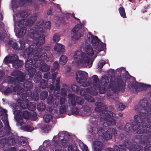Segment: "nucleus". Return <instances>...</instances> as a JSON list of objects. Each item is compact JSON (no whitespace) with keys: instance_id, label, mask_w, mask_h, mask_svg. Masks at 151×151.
I'll return each mask as SVG.
<instances>
[{"instance_id":"nucleus-55","label":"nucleus","mask_w":151,"mask_h":151,"mask_svg":"<svg viewBox=\"0 0 151 151\" xmlns=\"http://www.w3.org/2000/svg\"><path fill=\"white\" fill-rule=\"evenodd\" d=\"M117 106L119 110L122 111L125 108V106L122 103H118Z\"/></svg>"},{"instance_id":"nucleus-16","label":"nucleus","mask_w":151,"mask_h":151,"mask_svg":"<svg viewBox=\"0 0 151 151\" xmlns=\"http://www.w3.org/2000/svg\"><path fill=\"white\" fill-rule=\"evenodd\" d=\"M70 99L72 105L75 106L76 104V101L78 104L82 105L84 103V100L80 97H78L72 94H70L68 96Z\"/></svg>"},{"instance_id":"nucleus-23","label":"nucleus","mask_w":151,"mask_h":151,"mask_svg":"<svg viewBox=\"0 0 151 151\" xmlns=\"http://www.w3.org/2000/svg\"><path fill=\"white\" fill-rule=\"evenodd\" d=\"M50 142L49 140L45 141L43 143V146H40L39 147L40 151H46L50 148Z\"/></svg>"},{"instance_id":"nucleus-34","label":"nucleus","mask_w":151,"mask_h":151,"mask_svg":"<svg viewBox=\"0 0 151 151\" xmlns=\"http://www.w3.org/2000/svg\"><path fill=\"white\" fill-rule=\"evenodd\" d=\"M82 28L81 25L80 24H78L75 26L72 30L73 33H76L79 32L80 30Z\"/></svg>"},{"instance_id":"nucleus-36","label":"nucleus","mask_w":151,"mask_h":151,"mask_svg":"<svg viewBox=\"0 0 151 151\" xmlns=\"http://www.w3.org/2000/svg\"><path fill=\"white\" fill-rule=\"evenodd\" d=\"M50 68L49 66L44 64L39 68V70L42 71H46L50 69Z\"/></svg>"},{"instance_id":"nucleus-22","label":"nucleus","mask_w":151,"mask_h":151,"mask_svg":"<svg viewBox=\"0 0 151 151\" xmlns=\"http://www.w3.org/2000/svg\"><path fill=\"white\" fill-rule=\"evenodd\" d=\"M18 58V57L17 55H12L6 56L4 59V61L6 63H12L13 65H14V61Z\"/></svg>"},{"instance_id":"nucleus-31","label":"nucleus","mask_w":151,"mask_h":151,"mask_svg":"<svg viewBox=\"0 0 151 151\" xmlns=\"http://www.w3.org/2000/svg\"><path fill=\"white\" fill-rule=\"evenodd\" d=\"M68 59L65 55H62L59 60L60 63L63 65H65L68 61Z\"/></svg>"},{"instance_id":"nucleus-25","label":"nucleus","mask_w":151,"mask_h":151,"mask_svg":"<svg viewBox=\"0 0 151 151\" xmlns=\"http://www.w3.org/2000/svg\"><path fill=\"white\" fill-rule=\"evenodd\" d=\"M54 49L58 52H63L65 51L64 46L62 44L57 43L55 45Z\"/></svg>"},{"instance_id":"nucleus-21","label":"nucleus","mask_w":151,"mask_h":151,"mask_svg":"<svg viewBox=\"0 0 151 151\" xmlns=\"http://www.w3.org/2000/svg\"><path fill=\"white\" fill-rule=\"evenodd\" d=\"M1 111L2 113V120L4 124L5 127L7 130H9L10 127L8 124V122L7 120V115L6 114V111L5 109H1Z\"/></svg>"},{"instance_id":"nucleus-49","label":"nucleus","mask_w":151,"mask_h":151,"mask_svg":"<svg viewBox=\"0 0 151 151\" xmlns=\"http://www.w3.org/2000/svg\"><path fill=\"white\" fill-rule=\"evenodd\" d=\"M48 93L47 92H43L41 93L40 97L43 100L45 99L47 97Z\"/></svg>"},{"instance_id":"nucleus-48","label":"nucleus","mask_w":151,"mask_h":151,"mask_svg":"<svg viewBox=\"0 0 151 151\" xmlns=\"http://www.w3.org/2000/svg\"><path fill=\"white\" fill-rule=\"evenodd\" d=\"M32 86L31 83L29 82H27L24 83L23 85V86L24 88H27L28 89H29L31 88Z\"/></svg>"},{"instance_id":"nucleus-26","label":"nucleus","mask_w":151,"mask_h":151,"mask_svg":"<svg viewBox=\"0 0 151 151\" xmlns=\"http://www.w3.org/2000/svg\"><path fill=\"white\" fill-rule=\"evenodd\" d=\"M58 99H56L54 100V98H53L52 95L50 96L47 99V102L49 104L52 103L54 104H55L56 106L58 105L59 103Z\"/></svg>"},{"instance_id":"nucleus-38","label":"nucleus","mask_w":151,"mask_h":151,"mask_svg":"<svg viewBox=\"0 0 151 151\" xmlns=\"http://www.w3.org/2000/svg\"><path fill=\"white\" fill-rule=\"evenodd\" d=\"M52 116L50 114H47L44 116V120L46 122H49L52 119Z\"/></svg>"},{"instance_id":"nucleus-39","label":"nucleus","mask_w":151,"mask_h":151,"mask_svg":"<svg viewBox=\"0 0 151 151\" xmlns=\"http://www.w3.org/2000/svg\"><path fill=\"white\" fill-rule=\"evenodd\" d=\"M119 10L121 16L123 18H126V15L124 8L123 7H120L119 9Z\"/></svg>"},{"instance_id":"nucleus-12","label":"nucleus","mask_w":151,"mask_h":151,"mask_svg":"<svg viewBox=\"0 0 151 151\" xmlns=\"http://www.w3.org/2000/svg\"><path fill=\"white\" fill-rule=\"evenodd\" d=\"M11 75L15 77L16 80L13 81V78L11 77H9L8 78V79H10V83L15 84L18 81L22 82L24 79L23 74L21 71L16 70L14 71L11 74Z\"/></svg>"},{"instance_id":"nucleus-56","label":"nucleus","mask_w":151,"mask_h":151,"mask_svg":"<svg viewBox=\"0 0 151 151\" xmlns=\"http://www.w3.org/2000/svg\"><path fill=\"white\" fill-rule=\"evenodd\" d=\"M66 106H62L60 107V112L61 114L64 113L66 112Z\"/></svg>"},{"instance_id":"nucleus-19","label":"nucleus","mask_w":151,"mask_h":151,"mask_svg":"<svg viewBox=\"0 0 151 151\" xmlns=\"http://www.w3.org/2000/svg\"><path fill=\"white\" fill-rule=\"evenodd\" d=\"M13 110L14 114L15 115V117L17 122V124L21 126L24 124V120L21 117V115H20L21 112L19 110L17 111L15 108Z\"/></svg>"},{"instance_id":"nucleus-9","label":"nucleus","mask_w":151,"mask_h":151,"mask_svg":"<svg viewBox=\"0 0 151 151\" xmlns=\"http://www.w3.org/2000/svg\"><path fill=\"white\" fill-rule=\"evenodd\" d=\"M91 86L90 87V88L89 87L81 88L80 91V94L81 95L84 96L86 99L90 102H94V99L88 94L96 95L98 93L96 91H94L93 88H91Z\"/></svg>"},{"instance_id":"nucleus-47","label":"nucleus","mask_w":151,"mask_h":151,"mask_svg":"<svg viewBox=\"0 0 151 151\" xmlns=\"http://www.w3.org/2000/svg\"><path fill=\"white\" fill-rule=\"evenodd\" d=\"M79 147L82 151H86L88 150L86 145L82 142L80 143Z\"/></svg>"},{"instance_id":"nucleus-37","label":"nucleus","mask_w":151,"mask_h":151,"mask_svg":"<svg viewBox=\"0 0 151 151\" xmlns=\"http://www.w3.org/2000/svg\"><path fill=\"white\" fill-rule=\"evenodd\" d=\"M22 129L27 131L31 132L33 130V128L32 127L29 125L23 126L21 127Z\"/></svg>"},{"instance_id":"nucleus-15","label":"nucleus","mask_w":151,"mask_h":151,"mask_svg":"<svg viewBox=\"0 0 151 151\" xmlns=\"http://www.w3.org/2000/svg\"><path fill=\"white\" fill-rule=\"evenodd\" d=\"M17 140L15 138L13 139L9 137L8 139L4 138L0 140V148L11 145L17 142Z\"/></svg>"},{"instance_id":"nucleus-35","label":"nucleus","mask_w":151,"mask_h":151,"mask_svg":"<svg viewBox=\"0 0 151 151\" xmlns=\"http://www.w3.org/2000/svg\"><path fill=\"white\" fill-rule=\"evenodd\" d=\"M61 91L62 92L64 91L63 95L60 98V104H64L65 101V97L66 96V93L65 91L62 89H61Z\"/></svg>"},{"instance_id":"nucleus-57","label":"nucleus","mask_w":151,"mask_h":151,"mask_svg":"<svg viewBox=\"0 0 151 151\" xmlns=\"http://www.w3.org/2000/svg\"><path fill=\"white\" fill-rule=\"evenodd\" d=\"M108 131L111 132L112 135L113 134L114 136H116L117 134V132L116 130L114 128H110L108 129Z\"/></svg>"},{"instance_id":"nucleus-13","label":"nucleus","mask_w":151,"mask_h":151,"mask_svg":"<svg viewBox=\"0 0 151 151\" xmlns=\"http://www.w3.org/2000/svg\"><path fill=\"white\" fill-rule=\"evenodd\" d=\"M129 88L133 90L134 92L136 93L145 89L147 87H150L151 86V85H147L146 86L142 83L134 82L132 83L129 84Z\"/></svg>"},{"instance_id":"nucleus-61","label":"nucleus","mask_w":151,"mask_h":151,"mask_svg":"<svg viewBox=\"0 0 151 151\" xmlns=\"http://www.w3.org/2000/svg\"><path fill=\"white\" fill-rule=\"evenodd\" d=\"M12 89L10 88H8L4 91V93L5 94H7L9 93L12 92Z\"/></svg>"},{"instance_id":"nucleus-46","label":"nucleus","mask_w":151,"mask_h":151,"mask_svg":"<svg viewBox=\"0 0 151 151\" xmlns=\"http://www.w3.org/2000/svg\"><path fill=\"white\" fill-rule=\"evenodd\" d=\"M79 147L82 151H86L88 150L86 145L82 142L80 143Z\"/></svg>"},{"instance_id":"nucleus-10","label":"nucleus","mask_w":151,"mask_h":151,"mask_svg":"<svg viewBox=\"0 0 151 151\" xmlns=\"http://www.w3.org/2000/svg\"><path fill=\"white\" fill-rule=\"evenodd\" d=\"M36 19V17H34L33 18V19H31L27 20V19H25L24 20H21L19 21L17 23V25L19 28L20 27L21 28H20L18 33V37L23 36L26 33V28L23 27H22V26H23L24 24L29 26L33 24Z\"/></svg>"},{"instance_id":"nucleus-5","label":"nucleus","mask_w":151,"mask_h":151,"mask_svg":"<svg viewBox=\"0 0 151 151\" xmlns=\"http://www.w3.org/2000/svg\"><path fill=\"white\" fill-rule=\"evenodd\" d=\"M100 114V119L102 122H104V127H106L116 124L115 120L111 118V117H115L116 116L114 113L110 111L104 110L102 111Z\"/></svg>"},{"instance_id":"nucleus-29","label":"nucleus","mask_w":151,"mask_h":151,"mask_svg":"<svg viewBox=\"0 0 151 151\" xmlns=\"http://www.w3.org/2000/svg\"><path fill=\"white\" fill-rule=\"evenodd\" d=\"M25 90V88H22L21 86L20 85H17L15 86L13 88L14 91H17V94H20L22 92Z\"/></svg>"},{"instance_id":"nucleus-27","label":"nucleus","mask_w":151,"mask_h":151,"mask_svg":"<svg viewBox=\"0 0 151 151\" xmlns=\"http://www.w3.org/2000/svg\"><path fill=\"white\" fill-rule=\"evenodd\" d=\"M96 106L95 110L96 111L98 112L101 111L102 109H104L105 107L104 106L103 104L101 102L96 103L95 104Z\"/></svg>"},{"instance_id":"nucleus-42","label":"nucleus","mask_w":151,"mask_h":151,"mask_svg":"<svg viewBox=\"0 0 151 151\" xmlns=\"http://www.w3.org/2000/svg\"><path fill=\"white\" fill-rule=\"evenodd\" d=\"M18 58L14 61V65H13L15 66L16 67L18 68L22 65L23 62L21 60H18Z\"/></svg>"},{"instance_id":"nucleus-32","label":"nucleus","mask_w":151,"mask_h":151,"mask_svg":"<svg viewBox=\"0 0 151 151\" xmlns=\"http://www.w3.org/2000/svg\"><path fill=\"white\" fill-rule=\"evenodd\" d=\"M73 35L71 36V39L73 40H77L80 39L81 36V34L80 32L76 33H73Z\"/></svg>"},{"instance_id":"nucleus-14","label":"nucleus","mask_w":151,"mask_h":151,"mask_svg":"<svg viewBox=\"0 0 151 151\" xmlns=\"http://www.w3.org/2000/svg\"><path fill=\"white\" fill-rule=\"evenodd\" d=\"M17 102L23 109H26L28 107L29 109L31 111H34L36 109V104L35 103H30L28 106L29 101L27 99L23 100L19 99Z\"/></svg>"},{"instance_id":"nucleus-18","label":"nucleus","mask_w":151,"mask_h":151,"mask_svg":"<svg viewBox=\"0 0 151 151\" xmlns=\"http://www.w3.org/2000/svg\"><path fill=\"white\" fill-rule=\"evenodd\" d=\"M32 60H27L25 63V67L26 69L29 73L30 77H32L35 73V69L31 67L32 64Z\"/></svg>"},{"instance_id":"nucleus-24","label":"nucleus","mask_w":151,"mask_h":151,"mask_svg":"<svg viewBox=\"0 0 151 151\" xmlns=\"http://www.w3.org/2000/svg\"><path fill=\"white\" fill-rule=\"evenodd\" d=\"M19 45H18L17 44L16 42L13 43L12 45V47L15 50L19 49L22 50L24 47V44L22 41H20L19 42Z\"/></svg>"},{"instance_id":"nucleus-6","label":"nucleus","mask_w":151,"mask_h":151,"mask_svg":"<svg viewBox=\"0 0 151 151\" xmlns=\"http://www.w3.org/2000/svg\"><path fill=\"white\" fill-rule=\"evenodd\" d=\"M92 78L93 80L92 85L94 89L95 90L96 89H99L100 93H104L107 88V85L109 82V80L107 78H102L101 83V85L102 87H101L99 83L97 76L94 75L93 76Z\"/></svg>"},{"instance_id":"nucleus-33","label":"nucleus","mask_w":151,"mask_h":151,"mask_svg":"<svg viewBox=\"0 0 151 151\" xmlns=\"http://www.w3.org/2000/svg\"><path fill=\"white\" fill-rule=\"evenodd\" d=\"M30 13V12L28 11L27 12L26 11H23L22 12L18 13L17 14L16 16L17 17H27L28 14Z\"/></svg>"},{"instance_id":"nucleus-17","label":"nucleus","mask_w":151,"mask_h":151,"mask_svg":"<svg viewBox=\"0 0 151 151\" xmlns=\"http://www.w3.org/2000/svg\"><path fill=\"white\" fill-rule=\"evenodd\" d=\"M93 127L96 128L97 132L99 133V132L102 133V134L100 135L101 138L102 137L104 139L106 140H108L111 138L112 133L111 132L108 131V129L105 133H103V129L101 128H99L98 126L97 125L96 127L93 126Z\"/></svg>"},{"instance_id":"nucleus-4","label":"nucleus","mask_w":151,"mask_h":151,"mask_svg":"<svg viewBox=\"0 0 151 151\" xmlns=\"http://www.w3.org/2000/svg\"><path fill=\"white\" fill-rule=\"evenodd\" d=\"M134 119L137 124L133 125L132 126L133 130H136L139 127L140 129L137 131L138 133L142 134L147 132L146 128V126H148V125H146V122H147L148 123L149 125L150 124V122L148 121L147 118L143 117L141 118L140 116L136 115L134 116Z\"/></svg>"},{"instance_id":"nucleus-41","label":"nucleus","mask_w":151,"mask_h":151,"mask_svg":"<svg viewBox=\"0 0 151 151\" xmlns=\"http://www.w3.org/2000/svg\"><path fill=\"white\" fill-rule=\"evenodd\" d=\"M46 108V106L44 104L42 103H39L37 104V109L38 110L43 111Z\"/></svg>"},{"instance_id":"nucleus-44","label":"nucleus","mask_w":151,"mask_h":151,"mask_svg":"<svg viewBox=\"0 0 151 151\" xmlns=\"http://www.w3.org/2000/svg\"><path fill=\"white\" fill-rule=\"evenodd\" d=\"M2 127V125L1 122L0 120V129ZM6 134L5 130L4 129H2L0 130V137H3Z\"/></svg>"},{"instance_id":"nucleus-30","label":"nucleus","mask_w":151,"mask_h":151,"mask_svg":"<svg viewBox=\"0 0 151 151\" xmlns=\"http://www.w3.org/2000/svg\"><path fill=\"white\" fill-rule=\"evenodd\" d=\"M59 80L58 79H57V83L56 84V87L55 89L54 90V93L55 94V97H56L57 96H59L58 95H57L58 94L60 90V86L59 84Z\"/></svg>"},{"instance_id":"nucleus-7","label":"nucleus","mask_w":151,"mask_h":151,"mask_svg":"<svg viewBox=\"0 0 151 151\" xmlns=\"http://www.w3.org/2000/svg\"><path fill=\"white\" fill-rule=\"evenodd\" d=\"M139 104L141 109H138L137 111L138 115L142 117L145 118L150 119L151 120V114L150 113V110L148 108V104L147 100L146 99L141 100L140 101Z\"/></svg>"},{"instance_id":"nucleus-3","label":"nucleus","mask_w":151,"mask_h":151,"mask_svg":"<svg viewBox=\"0 0 151 151\" xmlns=\"http://www.w3.org/2000/svg\"><path fill=\"white\" fill-rule=\"evenodd\" d=\"M91 133V137L92 138V144L93 151H101L104 147V145L101 141L100 135L102 133L96 131V127H92L89 130Z\"/></svg>"},{"instance_id":"nucleus-54","label":"nucleus","mask_w":151,"mask_h":151,"mask_svg":"<svg viewBox=\"0 0 151 151\" xmlns=\"http://www.w3.org/2000/svg\"><path fill=\"white\" fill-rule=\"evenodd\" d=\"M60 38L59 35L57 34H55L53 37V40L55 42H58L60 40Z\"/></svg>"},{"instance_id":"nucleus-43","label":"nucleus","mask_w":151,"mask_h":151,"mask_svg":"<svg viewBox=\"0 0 151 151\" xmlns=\"http://www.w3.org/2000/svg\"><path fill=\"white\" fill-rule=\"evenodd\" d=\"M20 141V144L22 146L27 148L29 147L27 142L26 139H21Z\"/></svg>"},{"instance_id":"nucleus-50","label":"nucleus","mask_w":151,"mask_h":151,"mask_svg":"<svg viewBox=\"0 0 151 151\" xmlns=\"http://www.w3.org/2000/svg\"><path fill=\"white\" fill-rule=\"evenodd\" d=\"M44 25L43 26L44 28L49 29L51 27V24L50 22L48 21L45 22V23L44 24L42 25Z\"/></svg>"},{"instance_id":"nucleus-1","label":"nucleus","mask_w":151,"mask_h":151,"mask_svg":"<svg viewBox=\"0 0 151 151\" xmlns=\"http://www.w3.org/2000/svg\"><path fill=\"white\" fill-rule=\"evenodd\" d=\"M86 40L87 42L92 43L94 48L90 45H86L84 48L86 54L76 51L73 54L72 56L73 62L78 65L90 68L92 63L91 57L95 53H97L101 51L103 47L97 37L92 35L91 33L89 32L87 34Z\"/></svg>"},{"instance_id":"nucleus-58","label":"nucleus","mask_w":151,"mask_h":151,"mask_svg":"<svg viewBox=\"0 0 151 151\" xmlns=\"http://www.w3.org/2000/svg\"><path fill=\"white\" fill-rule=\"evenodd\" d=\"M131 125L129 123L127 124L124 127L125 130L127 132H129L131 130Z\"/></svg>"},{"instance_id":"nucleus-8","label":"nucleus","mask_w":151,"mask_h":151,"mask_svg":"<svg viewBox=\"0 0 151 151\" xmlns=\"http://www.w3.org/2000/svg\"><path fill=\"white\" fill-rule=\"evenodd\" d=\"M68 133L67 132H62L59 133L58 136H55L53 140L54 142V145L56 148H60L61 145L59 143V140L61 139V143L63 146H65L68 142L66 138L69 136Z\"/></svg>"},{"instance_id":"nucleus-59","label":"nucleus","mask_w":151,"mask_h":151,"mask_svg":"<svg viewBox=\"0 0 151 151\" xmlns=\"http://www.w3.org/2000/svg\"><path fill=\"white\" fill-rule=\"evenodd\" d=\"M72 90L73 91H76L79 89V87L75 85H72L71 86Z\"/></svg>"},{"instance_id":"nucleus-40","label":"nucleus","mask_w":151,"mask_h":151,"mask_svg":"<svg viewBox=\"0 0 151 151\" xmlns=\"http://www.w3.org/2000/svg\"><path fill=\"white\" fill-rule=\"evenodd\" d=\"M51 127H49L48 125H44L41 128L42 131L43 132H47L50 130Z\"/></svg>"},{"instance_id":"nucleus-11","label":"nucleus","mask_w":151,"mask_h":151,"mask_svg":"<svg viewBox=\"0 0 151 151\" xmlns=\"http://www.w3.org/2000/svg\"><path fill=\"white\" fill-rule=\"evenodd\" d=\"M87 73L84 71H80L77 72L76 73V79L77 82L81 84L83 87L91 86L89 82L88 83L86 82L87 77Z\"/></svg>"},{"instance_id":"nucleus-20","label":"nucleus","mask_w":151,"mask_h":151,"mask_svg":"<svg viewBox=\"0 0 151 151\" xmlns=\"http://www.w3.org/2000/svg\"><path fill=\"white\" fill-rule=\"evenodd\" d=\"M22 115L25 119H30L33 121H35L37 118L36 114L33 111L31 113L26 111L23 112Z\"/></svg>"},{"instance_id":"nucleus-45","label":"nucleus","mask_w":151,"mask_h":151,"mask_svg":"<svg viewBox=\"0 0 151 151\" xmlns=\"http://www.w3.org/2000/svg\"><path fill=\"white\" fill-rule=\"evenodd\" d=\"M32 3V0H24V1H20V4L22 5H24V4H26L27 5H29L30 4Z\"/></svg>"},{"instance_id":"nucleus-53","label":"nucleus","mask_w":151,"mask_h":151,"mask_svg":"<svg viewBox=\"0 0 151 151\" xmlns=\"http://www.w3.org/2000/svg\"><path fill=\"white\" fill-rule=\"evenodd\" d=\"M105 64V62L103 60H100L98 64V67L99 68H102L103 65Z\"/></svg>"},{"instance_id":"nucleus-60","label":"nucleus","mask_w":151,"mask_h":151,"mask_svg":"<svg viewBox=\"0 0 151 151\" xmlns=\"http://www.w3.org/2000/svg\"><path fill=\"white\" fill-rule=\"evenodd\" d=\"M76 147L73 145H69L68 147V151H76L75 150Z\"/></svg>"},{"instance_id":"nucleus-2","label":"nucleus","mask_w":151,"mask_h":151,"mask_svg":"<svg viewBox=\"0 0 151 151\" xmlns=\"http://www.w3.org/2000/svg\"><path fill=\"white\" fill-rule=\"evenodd\" d=\"M41 24H38L39 27L36 29V30L35 31L33 30V38L34 40V42L36 43L35 45H33V53L32 54L33 55H34V60L36 62L33 65V66L36 68L40 66V65L42 64H39L40 60L43 61L44 60H46V61H48L49 60L47 56V54L45 53H40L37 54V52L38 51L37 50L36 48H34V47L37 45H40L43 44L45 42V36L42 34H41L43 31V28L41 26ZM32 35H31V37H32Z\"/></svg>"},{"instance_id":"nucleus-52","label":"nucleus","mask_w":151,"mask_h":151,"mask_svg":"<svg viewBox=\"0 0 151 151\" xmlns=\"http://www.w3.org/2000/svg\"><path fill=\"white\" fill-rule=\"evenodd\" d=\"M120 147L116 146H115L114 151H125L124 148L122 147V146H119Z\"/></svg>"},{"instance_id":"nucleus-28","label":"nucleus","mask_w":151,"mask_h":151,"mask_svg":"<svg viewBox=\"0 0 151 151\" xmlns=\"http://www.w3.org/2000/svg\"><path fill=\"white\" fill-rule=\"evenodd\" d=\"M91 113L90 109L89 107H87L84 110H81V114L82 116H88Z\"/></svg>"},{"instance_id":"nucleus-64","label":"nucleus","mask_w":151,"mask_h":151,"mask_svg":"<svg viewBox=\"0 0 151 151\" xmlns=\"http://www.w3.org/2000/svg\"><path fill=\"white\" fill-rule=\"evenodd\" d=\"M54 66L55 69L58 68L59 67V65L58 63L56 62H55L54 63Z\"/></svg>"},{"instance_id":"nucleus-51","label":"nucleus","mask_w":151,"mask_h":151,"mask_svg":"<svg viewBox=\"0 0 151 151\" xmlns=\"http://www.w3.org/2000/svg\"><path fill=\"white\" fill-rule=\"evenodd\" d=\"M147 119L148 120V121L149 122H150V124L149 125H148V123L147 122L146 123V125H148V126H146V129L147 130V132H148L150 130H151V126H149L151 124V122H150L151 121V120H150V119L149 118H147Z\"/></svg>"},{"instance_id":"nucleus-62","label":"nucleus","mask_w":151,"mask_h":151,"mask_svg":"<svg viewBox=\"0 0 151 151\" xmlns=\"http://www.w3.org/2000/svg\"><path fill=\"white\" fill-rule=\"evenodd\" d=\"M72 111L73 113L75 114H78L79 112V110L76 108H74L73 109Z\"/></svg>"},{"instance_id":"nucleus-63","label":"nucleus","mask_w":151,"mask_h":151,"mask_svg":"<svg viewBox=\"0 0 151 151\" xmlns=\"http://www.w3.org/2000/svg\"><path fill=\"white\" fill-rule=\"evenodd\" d=\"M50 76V74L49 73H46L44 75V77L45 78H48Z\"/></svg>"}]
</instances>
